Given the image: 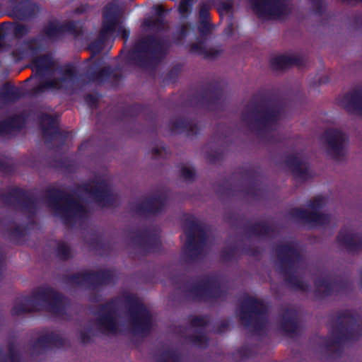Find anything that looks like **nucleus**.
<instances>
[{
	"label": "nucleus",
	"instance_id": "nucleus-9",
	"mask_svg": "<svg viewBox=\"0 0 362 362\" xmlns=\"http://www.w3.org/2000/svg\"><path fill=\"white\" fill-rule=\"evenodd\" d=\"M88 190L92 198L102 206L112 204L118 197L110 181L105 178H95L91 181Z\"/></svg>",
	"mask_w": 362,
	"mask_h": 362
},
{
	"label": "nucleus",
	"instance_id": "nucleus-4",
	"mask_svg": "<svg viewBox=\"0 0 362 362\" xmlns=\"http://www.w3.org/2000/svg\"><path fill=\"white\" fill-rule=\"evenodd\" d=\"M327 202V201L324 197L317 196L308 202L305 209H293L292 215L307 223L317 226L328 225L332 221L333 218L322 210Z\"/></svg>",
	"mask_w": 362,
	"mask_h": 362
},
{
	"label": "nucleus",
	"instance_id": "nucleus-13",
	"mask_svg": "<svg viewBox=\"0 0 362 362\" xmlns=\"http://www.w3.org/2000/svg\"><path fill=\"white\" fill-rule=\"evenodd\" d=\"M286 162L296 179L305 180L313 176L307 160L303 154H292L286 158Z\"/></svg>",
	"mask_w": 362,
	"mask_h": 362
},
{
	"label": "nucleus",
	"instance_id": "nucleus-39",
	"mask_svg": "<svg viewBox=\"0 0 362 362\" xmlns=\"http://www.w3.org/2000/svg\"><path fill=\"white\" fill-rule=\"evenodd\" d=\"M156 8V11L158 14H160L163 11V8L161 6H157Z\"/></svg>",
	"mask_w": 362,
	"mask_h": 362
},
{
	"label": "nucleus",
	"instance_id": "nucleus-33",
	"mask_svg": "<svg viewBox=\"0 0 362 362\" xmlns=\"http://www.w3.org/2000/svg\"><path fill=\"white\" fill-rule=\"evenodd\" d=\"M232 6H233V3L231 1L224 2L221 5V12L228 13L231 10Z\"/></svg>",
	"mask_w": 362,
	"mask_h": 362
},
{
	"label": "nucleus",
	"instance_id": "nucleus-27",
	"mask_svg": "<svg viewBox=\"0 0 362 362\" xmlns=\"http://www.w3.org/2000/svg\"><path fill=\"white\" fill-rule=\"evenodd\" d=\"M151 154L154 158L163 157L166 154V149L163 146H154L151 148Z\"/></svg>",
	"mask_w": 362,
	"mask_h": 362
},
{
	"label": "nucleus",
	"instance_id": "nucleus-8",
	"mask_svg": "<svg viewBox=\"0 0 362 362\" xmlns=\"http://www.w3.org/2000/svg\"><path fill=\"white\" fill-rule=\"evenodd\" d=\"M50 206L56 215L69 223L80 220L85 213L84 208L73 199H63L52 202Z\"/></svg>",
	"mask_w": 362,
	"mask_h": 362
},
{
	"label": "nucleus",
	"instance_id": "nucleus-23",
	"mask_svg": "<svg viewBox=\"0 0 362 362\" xmlns=\"http://www.w3.org/2000/svg\"><path fill=\"white\" fill-rule=\"evenodd\" d=\"M272 64L276 69H281L295 62L293 57L290 55H278L272 57Z\"/></svg>",
	"mask_w": 362,
	"mask_h": 362
},
{
	"label": "nucleus",
	"instance_id": "nucleus-32",
	"mask_svg": "<svg viewBox=\"0 0 362 362\" xmlns=\"http://www.w3.org/2000/svg\"><path fill=\"white\" fill-rule=\"evenodd\" d=\"M208 16V8L205 6L201 7L199 11V18L202 21V25H204V21H206Z\"/></svg>",
	"mask_w": 362,
	"mask_h": 362
},
{
	"label": "nucleus",
	"instance_id": "nucleus-24",
	"mask_svg": "<svg viewBox=\"0 0 362 362\" xmlns=\"http://www.w3.org/2000/svg\"><path fill=\"white\" fill-rule=\"evenodd\" d=\"M317 292L320 295H325L328 293L331 288L330 282L325 278H319L315 283Z\"/></svg>",
	"mask_w": 362,
	"mask_h": 362
},
{
	"label": "nucleus",
	"instance_id": "nucleus-16",
	"mask_svg": "<svg viewBox=\"0 0 362 362\" xmlns=\"http://www.w3.org/2000/svg\"><path fill=\"white\" fill-rule=\"evenodd\" d=\"M339 243L350 251L355 250L362 245L361 238L354 231L344 230L338 236Z\"/></svg>",
	"mask_w": 362,
	"mask_h": 362
},
{
	"label": "nucleus",
	"instance_id": "nucleus-37",
	"mask_svg": "<svg viewBox=\"0 0 362 362\" xmlns=\"http://www.w3.org/2000/svg\"><path fill=\"white\" fill-rule=\"evenodd\" d=\"M193 323L197 325L202 326L206 323V322L202 318L197 317L194 320Z\"/></svg>",
	"mask_w": 362,
	"mask_h": 362
},
{
	"label": "nucleus",
	"instance_id": "nucleus-21",
	"mask_svg": "<svg viewBox=\"0 0 362 362\" xmlns=\"http://www.w3.org/2000/svg\"><path fill=\"white\" fill-rule=\"evenodd\" d=\"M47 343L60 345L62 344V339L56 335H51L47 338H40L32 346L31 354L34 355L39 354L44 349Z\"/></svg>",
	"mask_w": 362,
	"mask_h": 362
},
{
	"label": "nucleus",
	"instance_id": "nucleus-28",
	"mask_svg": "<svg viewBox=\"0 0 362 362\" xmlns=\"http://www.w3.org/2000/svg\"><path fill=\"white\" fill-rule=\"evenodd\" d=\"M195 345L202 346L206 344L207 338L202 334H198L190 339Z\"/></svg>",
	"mask_w": 362,
	"mask_h": 362
},
{
	"label": "nucleus",
	"instance_id": "nucleus-14",
	"mask_svg": "<svg viewBox=\"0 0 362 362\" xmlns=\"http://www.w3.org/2000/svg\"><path fill=\"white\" fill-rule=\"evenodd\" d=\"M118 5L113 2L112 4H110L108 6H107L105 8L104 12V25L103 28L101 32V34L100 35L99 42L98 44L97 42L93 43L90 46V49L94 52H98L101 49V45H100V41L102 39H103L106 33L111 30L114 26H115V22L112 21V14L115 13L117 11Z\"/></svg>",
	"mask_w": 362,
	"mask_h": 362
},
{
	"label": "nucleus",
	"instance_id": "nucleus-26",
	"mask_svg": "<svg viewBox=\"0 0 362 362\" xmlns=\"http://www.w3.org/2000/svg\"><path fill=\"white\" fill-rule=\"evenodd\" d=\"M57 254L60 258L66 259L69 257L70 250L66 245L60 243L57 247Z\"/></svg>",
	"mask_w": 362,
	"mask_h": 362
},
{
	"label": "nucleus",
	"instance_id": "nucleus-18",
	"mask_svg": "<svg viewBox=\"0 0 362 362\" xmlns=\"http://www.w3.org/2000/svg\"><path fill=\"white\" fill-rule=\"evenodd\" d=\"M190 51L208 59H214L220 56L222 53L221 49L209 47L202 42L192 45Z\"/></svg>",
	"mask_w": 362,
	"mask_h": 362
},
{
	"label": "nucleus",
	"instance_id": "nucleus-25",
	"mask_svg": "<svg viewBox=\"0 0 362 362\" xmlns=\"http://www.w3.org/2000/svg\"><path fill=\"white\" fill-rule=\"evenodd\" d=\"M182 177L185 180H191L195 176V171L191 167L184 166L180 170Z\"/></svg>",
	"mask_w": 362,
	"mask_h": 362
},
{
	"label": "nucleus",
	"instance_id": "nucleus-11",
	"mask_svg": "<svg viewBox=\"0 0 362 362\" xmlns=\"http://www.w3.org/2000/svg\"><path fill=\"white\" fill-rule=\"evenodd\" d=\"M337 103L348 112L362 116V87H356L339 95Z\"/></svg>",
	"mask_w": 362,
	"mask_h": 362
},
{
	"label": "nucleus",
	"instance_id": "nucleus-7",
	"mask_svg": "<svg viewBox=\"0 0 362 362\" xmlns=\"http://www.w3.org/2000/svg\"><path fill=\"white\" fill-rule=\"evenodd\" d=\"M279 112V108L272 105H262L245 113L243 120L250 128H256L274 122Z\"/></svg>",
	"mask_w": 362,
	"mask_h": 362
},
{
	"label": "nucleus",
	"instance_id": "nucleus-40",
	"mask_svg": "<svg viewBox=\"0 0 362 362\" xmlns=\"http://www.w3.org/2000/svg\"><path fill=\"white\" fill-rule=\"evenodd\" d=\"M151 23H152V21L150 20V19H148V20L144 21V25H150L151 24Z\"/></svg>",
	"mask_w": 362,
	"mask_h": 362
},
{
	"label": "nucleus",
	"instance_id": "nucleus-31",
	"mask_svg": "<svg viewBox=\"0 0 362 362\" xmlns=\"http://www.w3.org/2000/svg\"><path fill=\"white\" fill-rule=\"evenodd\" d=\"M191 0H182L179 6V11L182 15L186 14L189 9Z\"/></svg>",
	"mask_w": 362,
	"mask_h": 362
},
{
	"label": "nucleus",
	"instance_id": "nucleus-12",
	"mask_svg": "<svg viewBox=\"0 0 362 362\" xmlns=\"http://www.w3.org/2000/svg\"><path fill=\"white\" fill-rule=\"evenodd\" d=\"M362 334V325L349 323L335 328L329 336L328 345H334L348 340L356 339Z\"/></svg>",
	"mask_w": 362,
	"mask_h": 362
},
{
	"label": "nucleus",
	"instance_id": "nucleus-34",
	"mask_svg": "<svg viewBox=\"0 0 362 362\" xmlns=\"http://www.w3.org/2000/svg\"><path fill=\"white\" fill-rule=\"evenodd\" d=\"M199 29L202 33L206 34L210 30L211 27H210L209 24L208 23L207 21H204V25H202V21H201L199 26Z\"/></svg>",
	"mask_w": 362,
	"mask_h": 362
},
{
	"label": "nucleus",
	"instance_id": "nucleus-3",
	"mask_svg": "<svg viewBox=\"0 0 362 362\" xmlns=\"http://www.w3.org/2000/svg\"><path fill=\"white\" fill-rule=\"evenodd\" d=\"M320 141L322 151L329 158L339 160L346 156L349 137L343 130L327 128L322 132Z\"/></svg>",
	"mask_w": 362,
	"mask_h": 362
},
{
	"label": "nucleus",
	"instance_id": "nucleus-29",
	"mask_svg": "<svg viewBox=\"0 0 362 362\" xmlns=\"http://www.w3.org/2000/svg\"><path fill=\"white\" fill-rule=\"evenodd\" d=\"M156 42L151 39L146 40L139 42L138 45L139 50H143L151 47H154Z\"/></svg>",
	"mask_w": 362,
	"mask_h": 362
},
{
	"label": "nucleus",
	"instance_id": "nucleus-38",
	"mask_svg": "<svg viewBox=\"0 0 362 362\" xmlns=\"http://www.w3.org/2000/svg\"><path fill=\"white\" fill-rule=\"evenodd\" d=\"M10 362H20L19 357L18 356H11L10 357Z\"/></svg>",
	"mask_w": 362,
	"mask_h": 362
},
{
	"label": "nucleus",
	"instance_id": "nucleus-5",
	"mask_svg": "<svg viewBox=\"0 0 362 362\" xmlns=\"http://www.w3.org/2000/svg\"><path fill=\"white\" fill-rule=\"evenodd\" d=\"M58 299V294L49 288H41L35 291L30 296L16 303L13 312L15 315L30 312L46 307L54 311L52 304Z\"/></svg>",
	"mask_w": 362,
	"mask_h": 362
},
{
	"label": "nucleus",
	"instance_id": "nucleus-1",
	"mask_svg": "<svg viewBox=\"0 0 362 362\" xmlns=\"http://www.w3.org/2000/svg\"><path fill=\"white\" fill-rule=\"evenodd\" d=\"M94 323L97 329L104 333L115 334L124 329L132 335L143 336L151 328L153 317L147 308L139 307L129 311L124 327L112 312L101 315Z\"/></svg>",
	"mask_w": 362,
	"mask_h": 362
},
{
	"label": "nucleus",
	"instance_id": "nucleus-2",
	"mask_svg": "<svg viewBox=\"0 0 362 362\" xmlns=\"http://www.w3.org/2000/svg\"><path fill=\"white\" fill-rule=\"evenodd\" d=\"M34 66L37 73L45 74L49 78L38 86L42 89H69L75 83L74 70L71 66L54 68V62L47 57L35 59Z\"/></svg>",
	"mask_w": 362,
	"mask_h": 362
},
{
	"label": "nucleus",
	"instance_id": "nucleus-35",
	"mask_svg": "<svg viewBox=\"0 0 362 362\" xmlns=\"http://www.w3.org/2000/svg\"><path fill=\"white\" fill-rule=\"evenodd\" d=\"M59 32V28H57V26H50L49 28H48L47 29V35L51 37H54L55 36L57 35V33Z\"/></svg>",
	"mask_w": 362,
	"mask_h": 362
},
{
	"label": "nucleus",
	"instance_id": "nucleus-30",
	"mask_svg": "<svg viewBox=\"0 0 362 362\" xmlns=\"http://www.w3.org/2000/svg\"><path fill=\"white\" fill-rule=\"evenodd\" d=\"M330 79L329 76L327 75H322L315 79L313 81V86L315 87L325 85L329 82Z\"/></svg>",
	"mask_w": 362,
	"mask_h": 362
},
{
	"label": "nucleus",
	"instance_id": "nucleus-36",
	"mask_svg": "<svg viewBox=\"0 0 362 362\" xmlns=\"http://www.w3.org/2000/svg\"><path fill=\"white\" fill-rule=\"evenodd\" d=\"M223 91L222 89H219L217 91H214L211 93V98H214L216 99L221 98V97L223 95Z\"/></svg>",
	"mask_w": 362,
	"mask_h": 362
},
{
	"label": "nucleus",
	"instance_id": "nucleus-42",
	"mask_svg": "<svg viewBox=\"0 0 362 362\" xmlns=\"http://www.w3.org/2000/svg\"><path fill=\"white\" fill-rule=\"evenodd\" d=\"M360 284H361V287L362 288V274H361V277H360Z\"/></svg>",
	"mask_w": 362,
	"mask_h": 362
},
{
	"label": "nucleus",
	"instance_id": "nucleus-22",
	"mask_svg": "<svg viewBox=\"0 0 362 362\" xmlns=\"http://www.w3.org/2000/svg\"><path fill=\"white\" fill-rule=\"evenodd\" d=\"M42 125L43 134L45 136L57 134V128L54 119L48 116L45 115L42 119Z\"/></svg>",
	"mask_w": 362,
	"mask_h": 362
},
{
	"label": "nucleus",
	"instance_id": "nucleus-6",
	"mask_svg": "<svg viewBox=\"0 0 362 362\" xmlns=\"http://www.w3.org/2000/svg\"><path fill=\"white\" fill-rule=\"evenodd\" d=\"M253 6L261 17L269 19H283L293 10L288 0H254Z\"/></svg>",
	"mask_w": 362,
	"mask_h": 362
},
{
	"label": "nucleus",
	"instance_id": "nucleus-15",
	"mask_svg": "<svg viewBox=\"0 0 362 362\" xmlns=\"http://www.w3.org/2000/svg\"><path fill=\"white\" fill-rule=\"evenodd\" d=\"M296 314L293 310H286L281 316L279 322L280 332L288 336H291L297 331Z\"/></svg>",
	"mask_w": 362,
	"mask_h": 362
},
{
	"label": "nucleus",
	"instance_id": "nucleus-10",
	"mask_svg": "<svg viewBox=\"0 0 362 362\" xmlns=\"http://www.w3.org/2000/svg\"><path fill=\"white\" fill-rule=\"evenodd\" d=\"M266 311L267 307L262 300L250 299L242 307L241 319L246 322L248 317L251 318L255 329L258 330L267 324Z\"/></svg>",
	"mask_w": 362,
	"mask_h": 362
},
{
	"label": "nucleus",
	"instance_id": "nucleus-20",
	"mask_svg": "<svg viewBox=\"0 0 362 362\" xmlns=\"http://www.w3.org/2000/svg\"><path fill=\"white\" fill-rule=\"evenodd\" d=\"M98 330L94 322L84 325L78 330L79 341L84 344L90 343Z\"/></svg>",
	"mask_w": 362,
	"mask_h": 362
},
{
	"label": "nucleus",
	"instance_id": "nucleus-41",
	"mask_svg": "<svg viewBox=\"0 0 362 362\" xmlns=\"http://www.w3.org/2000/svg\"><path fill=\"white\" fill-rule=\"evenodd\" d=\"M122 37H123L124 38H125V37H127V32H126L125 30H124V31L122 32Z\"/></svg>",
	"mask_w": 362,
	"mask_h": 362
},
{
	"label": "nucleus",
	"instance_id": "nucleus-17",
	"mask_svg": "<svg viewBox=\"0 0 362 362\" xmlns=\"http://www.w3.org/2000/svg\"><path fill=\"white\" fill-rule=\"evenodd\" d=\"M205 232L204 226L199 222L196 221L192 231L189 234L188 243L186 246V250L189 255L194 253L197 245L200 244L202 240L203 233Z\"/></svg>",
	"mask_w": 362,
	"mask_h": 362
},
{
	"label": "nucleus",
	"instance_id": "nucleus-19",
	"mask_svg": "<svg viewBox=\"0 0 362 362\" xmlns=\"http://www.w3.org/2000/svg\"><path fill=\"white\" fill-rule=\"evenodd\" d=\"M170 129L173 134L182 132L185 129L190 130L192 134H196L199 130L197 124L188 123L183 119L172 120L170 124Z\"/></svg>",
	"mask_w": 362,
	"mask_h": 362
}]
</instances>
